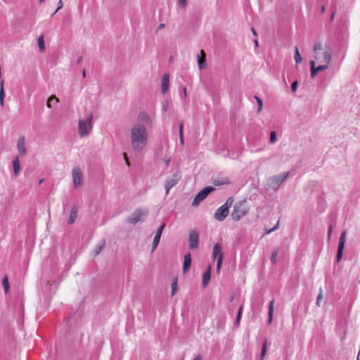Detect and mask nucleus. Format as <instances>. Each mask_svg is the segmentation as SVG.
Instances as JSON below:
<instances>
[{"mask_svg": "<svg viewBox=\"0 0 360 360\" xmlns=\"http://www.w3.org/2000/svg\"><path fill=\"white\" fill-rule=\"evenodd\" d=\"M131 144L135 150L140 151L147 143L148 133L145 126L140 124L131 128Z\"/></svg>", "mask_w": 360, "mask_h": 360, "instance_id": "f257e3e1", "label": "nucleus"}, {"mask_svg": "<svg viewBox=\"0 0 360 360\" xmlns=\"http://www.w3.org/2000/svg\"><path fill=\"white\" fill-rule=\"evenodd\" d=\"M249 212L246 200L237 202L233 206V210L231 214V219L234 221H240Z\"/></svg>", "mask_w": 360, "mask_h": 360, "instance_id": "f03ea898", "label": "nucleus"}, {"mask_svg": "<svg viewBox=\"0 0 360 360\" xmlns=\"http://www.w3.org/2000/svg\"><path fill=\"white\" fill-rule=\"evenodd\" d=\"M93 128V115H88L86 120L80 119L78 122V131L81 137L88 136Z\"/></svg>", "mask_w": 360, "mask_h": 360, "instance_id": "7ed1b4c3", "label": "nucleus"}, {"mask_svg": "<svg viewBox=\"0 0 360 360\" xmlns=\"http://www.w3.org/2000/svg\"><path fill=\"white\" fill-rule=\"evenodd\" d=\"M289 174V172H285L269 178L268 181L269 187L274 191H277L281 185L288 178Z\"/></svg>", "mask_w": 360, "mask_h": 360, "instance_id": "20e7f679", "label": "nucleus"}, {"mask_svg": "<svg viewBox=\"0 0 360 360\" xmlns=\"http://www.w3.org/2000/svg\"><path fill=\"white\" fill-rule=\"evenodd\" d=\"M215 191V188L211 186H205L200 190L195 196L191 205L193 207H197L198 205L204 200L209 194Z\"/></svg>", "mask_w": 360, "mask_h": 360, "instance_id": "39448f33", "label": "nucleus"}, {"mask_svg": "<svg viewBox=\"0 0 360 360\" xmlns=\"http://www.w3.org/2000/svg\"><path fill=\"white\" fill-rule=\"evenodd\" d=\"M148 214L147 211H143L141 208H137L131 215L127 217L126 221L130 224H136L140 221L143 222V220H141V217L142 216L146 217Z\"/></svg>", "mask_w": 360, "mask_h": 360, "instance_id": "423d86ee", "label": "nucleus"}, {"mask_svg": "<svg viewBox=\"0 0 360 360\" xmlns=\"http://www.w3.org/2000/svg\"><path fill=\"white\" fill-rule=\"evenodd\" d=\"M181 178V172L179 170L176 171L171 177L167 178L165 184V189L167 195L169 193L170 189L177 184Z\"/></svg>", "mask_w": 360, "mask_h": 360, "instance_id": "0eeeda50", "label": "nucleus"}, {"mask_svg": "<svg viewBox=\"0 0 360 360\" xmlns=\"http://www.w3.org/2000/svg\"><path fill=\"white\" fill-rule=\"evenodd\" d=\"M200 243V236L198 231L195 229H192L188 233V248L191 250H195L198 248Z\"/></svg>", "mask_w": 360, "mask_h": 360, "instance_id": "6e6552de", "label": "nucleus"}, {"mask_svg": "<svg viewBox=\"0 0 360 360\" xmlns=\"http://www.w3.org/2000/svg\"><path fill=\"white\" fill-rule=\"evenodd\" d=\"M346 235H347V231L344 230L342 231L340 238H339V243L338 245V251H337V255H336V262L339 263L343 257V252L345 249V245L346 243Z\"/></svg>", "mask_w": 360, "mask_h": 360, "instance_id": "1a4fd4ad", "label": "nucleus"}, {"mask_svg": "<svg viewBox=\"0 0 360 360\" xmlns=\"http://www.w3.org/2000/svg\"><path fill=\"white\" fill-rule=\"evenodd\" d=\"M336 333L340 336L341 342H342L347 335V321L345 318L338 320L335 326Z\"/></svg>", "mask_w": 360, "mask_h": 360, "instance_id": "9d476101", "label": "nucleus"}, {"mask_svg": "<svg viewBox=\"0 0 360 360\" xmlns=\"http://www.w3.org/2000/svg\"><path fill=\"white\" fill-rule=\"evenodd\" d=\"M229 213V210L226 205L220 206L214 212V217L218 221H224Z\"/></svg>", "mask_w": 360, "mask_h": 360, "instance_id": "9b49d317", "label": "nucleus"}, {"mask_svg": "<svg viewBox=\"0 0 360 360\" xmlns=\"http://www.w3.org/2000/svg\"><path fill=\"white\" fill-rule=\"evenodd\" d=\"M165 224L162 223L158 228L152 243V252H154L157 247L158 246L160 241L161 236L162 234L164 229L165 228Z\"/></svg>", "mask_w": 360, "mask_h": 360, "instance_id": "f8f14e48", "label": "nucleus"}, {"mask_svg": "<svg viewBox=\"0 0 360 360\" xmlns=\"http://www.w3.org/2000/svg\"><path fill=\"white\" fill-rule=\"evenodd\" d=\"M221 257V259H224V255L222 251V247L220 243H216L212 249V259L213 260H217Z\"/></svg>", "mask_w": 360, "mask_h": 360, "instance_id": "ddd939ff", "label": "nucleus"}, {"mask_svg": "<svg viewBox=\"0 0 360 360\" xmlns=\"http://www.w3.org/2000/svg\"><path fill=\"white\" fill-rule=\"evenodd\" d=\"M211 274H212V266L210 264L207 266L205 271L202 274V285L203 288H206L208 285L209 283L210 282Z\"/></svg>", "mask_w": 360, "mask_h": 360, "instance_id": "4468645a", "label": "nucleus"}, {"mask_svg": "<svg viewBox=\"0 0 360 360\" xmlns=\"http://www.w3.org/2000/svg\"><path fill=\"white\" fill-rule=\"evenodd\" d=\"M191 263H192L191 254L190 252H188L184 255V262H183V267H182L184 274L187 273L190 270Z\"/></svg>", "mask_w": 360, "mask_h": 360, "instance_id": "2eb2a0df", "label": "nucleus"}, {"mask_svg": "<svg viewBox=\"0 0 360 360\" xmlns=\"http://www.w3.org/2000/svg\"><path fill=\"white\" fill-rule=\"evenodd\" d=\"M169 88V75L165 73L161 80V93L162 94H166Z\"/></svg>", "mask_w": 360, "mask_h": 360, "instance_id": "dca6fc26", "label": "nucleus"}, {"mask_svg": "<svg viewBox=\"0 0 360 360\" xmlns=\"http://www.w3.org/2000/svg\"><path fill=\"white\" fill-rule=\"evenodd\" d=\"M73 183L75 186L82 184V173L79 169H74L72 173Z\"/></svg>", "mask_w": 360, "mask_h": 360, "instance_id": "f3484780", "label": "nucleus"}, {"mask_svg": "<svg viewBox=\"0 0 360 360\" xmlns=\"http://www.w3.org/2000/svg\"><path fill=\"white\" fill-rule=\"evenodd\" d=\"M205 58L206 55L205 51L201 50L200 54L198 55V65L200 70L205 69L207 66Z\"/></svg>", "mask_w": 360, "mask_h": 360, "instance_id": "a211bd4d", "label": "nucleus"}, {"mask_svg": "<svg viewBox=\"0 0 360 360\" xmlns=\"http://www.w3.org/2000/svg\"><path fill=\"white\" fill-rule=\"evenodd\" d=\"M274 299H272L268 306V321L267 323L269 325H271L274 319Z\"/></svg>", "mask_w": 360, "mask_h": 360, "instance_id": "6ab92c4d", "label": "nucleus"}, {"mask_svg": "<svg viewBox=\"0 0 360 360\" xmlns=\"http://www.w3.org/2000/svg\"><path fill=\"white\" fill-rule=\"evenodd\" d=\"M78 207L76 205H74L70 210V217L68 219V224H72L77 217Z\"/></svg>", "mask_w": 360, "mask_h": 360, "instance_id": "aec40b11", "label": "nucleus"}, {"mask_svg": "<svg viewBox=\"0 0 360 360\" xmlns=\"http://www.w3.org/2000/svg\"><path fill=\"white\" fill-rule=\"evenodd\" d=\"M13 173L15 176H17L21 170L20 162L18 156H16L13 158Z\"/></svg>", "mask_w": 360, "mask_h": 360, "instance_id": "412c9836", "label": "nucleus"}, {"mask_svg": "<svg viewBox=\"0 0 360 360\" xmlns=\"http://www.w3.org/2000/svg\"><path fill=\"white\" fill-rule=\"evenodd\" d=\"M212 184L215 186H223V185H229L231 184V182L229 181V177L224 176L221 179L217 178V179H213Z\"/></svg>", "mask_w": 360, "mask_h": 360, "instance_id": "4be33fe9", "label": "nucleus"}, {"mask_svg": "<svg viewBox=\"0 0 360 360\" xmlns=\"http://www.w3.org/2000/svg\"><path fill=\"white\" fill-rule=\"evenodd\" d=\"M138 120L146 123V124H150L152 120L148 114L146 112H141L138 115Z\"/></svg>", "mask_w": 360, "mask_h": 360, "instance_id": "5701e85b", "label": "nucleus"}, {"mask_svg": "<svg viewBox=\"0 0 360 360\" xmlns=\"http://www.w3.org/2000/svg\"><path fill=\"white\" fill-rule=\"evenodd\" d=\"M328 68V65L327 64H324V65H319L318 66H316L314 68H313V70H311V78H314L319 72L321 71H324L326 70V69Z\"/></svg>", "mask_w": 360, "mask_h": 360, "instance_id": "b1692460", "label": "nucleus"}, {"mask_svg": "<svg viewBox=\"0 0 360 360\" xmlns=\"http://www.w3.org/2000/svg\"><path fill=\"white\" fill-rule=\"evenodd\" d=\"M17 147L20 155H24L26 153V148L25 147V137L22 136L19 138L17 143Z\"/></svg>", "mask_w": 360, "mask_h": 360, "instance_id": "393cba45", "label": "nucleus"}, {"mask_svg": "<svg viewBox=\"0 0 360 360\" xmlns=\"http://www.w3.org/2000/svg\"><path fill=\"white\" fill-rule=\"evenodd\" d=\"M179 142L181 146L184 145V122L181 120L179 124Z\"/></svg>", "mask_w": 360, "mask_h": 360, "instance_id": "a878e982", "label": "nucleus"}, {"mask_svg": "<svg viewBox=\"0 0 360 360\" xmlns=\"http://www.w3.org/2000/svg\"><path fill=\"white\" fill-rule=\"evenodd\" d=\"M37 44L39 47V50L40 52H43L46 49L45 42H44V37L43 34H41L37 39Z\"/></svg>", "mask_w": 360, "mask_h": 360, "instance_id": "bb28decb", "label": "nucleus"}, {"mask_svg": "<svg viewBox=\"0 0 360 360\" xmlns=\"http://www.w3.org/2000/svg\"><path fill=\"white\" fill-rule=\"evenodd\" d=\"M243 307L240 306L238 310L237 315L236 317V320L234 322V326L238 327L241 321L242 314H243Z\"/></svg>", "mask_w": 360, "mask_h": 360, "instance_id": "cd10ccee", "label": "nucleus"}, {"mask_svg": "<svg viewBox=\"0 0 360 360\" xmlns=\"http://www.w3.org/2000/svg\"><path fill=\"white\" fill-rule=\"evenodd\" d=\"M2 285L4 287V292L7 294L10 290V284L8 281V277L7 275H5L2 278Z\"/></svg>", "mask_w": 360, "mask_h": 360, "instance_id": "c85d7f7f", "label": "nucleus"}, {"mask_svg": "<svg viewBox=\"0 0 360 360\" xmlns=\"http://www.w3.org/2000/svg\"><path fill=\"white\" fill-rule=\"evenodd\" d=\"M4 81L1 80L0 82V105L1 107H4V100L5 98V91L4 89Z\"/></svg>", "mask_w": 360, "mask_h": 360, "instance_id": "c756f323", "label": "nucleus"}, {"mask_svg": "<svg viewBox=\"0 0 360 360\" xmlns=\"http://www.w3.org/2000/svg\"><path fill=\"white\" fill-rule=\"evenodd\" d=\"M178 290V278L176 277L172 280L171 296H174Z\"/></svg>", "mask_w": 360, "mask_h": 360, "instance_id": "7c9ffc66", "label": "nucleus"}, {"mask_svg": "<svg viewBox=\"0 0 360 360\" xmlns=\"http://www.w3.org/2000/svg\"><path fill=\"white\" fill-rule=\"evenodd\" d=\"M323 60L326 62V64L328 65L331 60V51L330 46H328V51H326L323 53Z\"/></svg>", "mask_w": 360, "mask_h": 360, "instance_id": "2f4dec72", "label": "nucleus"}, {"mask_svg": "<svg viewBox=\"0 0 360 360\" xmlns=\"http://www.w3.org/2000/svg\"><path fill=\"white\" fill-rule=\"evenodd\" d=\"M266 351H267V340L265 339L262 344L259 360H262L264 358V356L266 354Z\"/></svg>", "mask_w": 360, "mask_h": 360, "instance_id": "473e14b6", "label": "nucleus"}, {"mask_svg": "<svg viewBox=\"0 0 360 360\" xmlns=\"http://www.w3.org/2000/svg\"><path fill=\"white\" fill-rule=\"evenodd\" d=\"M105 245V240H103V242L100 244H98L94 250V255L95 256L98 255L100 254V252H101V250L103 249L104 246Z\"/></svg>", "mask_w": 360, "mask_h": 360, "instance_id": "72a5a7b5", "label": "nucleus"}, {"mask_svg": "<svg viewBox=\"0 0 360 360\" xmlns=\"http://www.w3.org/2000/svg\"><path fill=\"white\" fill-rule=\"evenodd\" d=\"M294 59L295 60L296 65L300 64L302 60V58L297 47H295Z\"/></svg>", "mask_w": 360, "mask_h": 360, "instance_id": "f704fd0d", "label": "nucleus"}, {"mask_svg": "<svg viewBox=\"0 0 360 360\" xmlns=\"http://www.w3.org/2000/svg\"><path fill=\"white\" fill-rule=\"evenodd\" d=\"M278 254V249H276L273 251V252L271 255V257H270L271 264H273V265L276 264V263H277L276 258H277Z\"/></svg>", "mask_w": 360, "mask_h": 360, "instance_id": "c9c22d12", "label": "nucleus"}, {"mask_svg": "<svg viewBox=\"0 0 360 360\" xmlns=\"http://www.w3.org/2000/svg\"><path fill=\"white\" fill-rule=\"evenodd\" d=\"M254 98H255L256 101H257V112H260L262 109V107H263V101H262V99L257 96V95H255L254 96Z\"/></svg>", "mask_w": 360, "mask_h": 360, "instance_id": "e433bc0d", "label": "nucleus"}, {"mask_svg": "<svg viewBox=\"0 0 360 360\" xmlns=\"http://www.w3.org/2000/svg\"><path fill=\"white\" fill-rule=\"evenodd\" d=\"M277 140V134L276 131H271L270 132L269 143H274Z\"/></svg>", "mask_w": 360, "mask_h": 360, "instance_id": "4c0bfd02", "label": "nucleus"}, {"mask_svg": "<svg viewBox=\"0 0 360 360\" xmlns=\"http://www.w3.org/2000/svg\"><path fill=\"white\" fill-rule=\"evenodd\" d=\"M223 261H224V259H221V257L220 258H219V259L217 260L216 271H217V274H218L221 271Z\"/></svg>", "mask_w": 360, "mask_h": 360, "instance_id": "58836bf2", "label": "nucleus"}, {"mask_svg": "<svg viewBox=\"0 0 360 360\" xmlns=\"http://www.w3.org/2000/svg\"><path fill=\"white\" fill-rule=\"evenodd\" d=\"M322 298H323V290H322V288H320L319 293L316 297V305L317 307H320V303H321Z\"/></svg>", "mask_w": 360, "mask_h": 360, "instance_id": "ea45409f", "label": "nucleus"}, {"mask_svg": "<svg viewBox=\"0 0 360 360\" xmlns=\"http://www.w3.org/2000/svg\"><path fill=\"white\" fill-rule=\"evenodd\" d=\"M53 100H55L56 103L59 102L58 98L55 95H52L47 100L46 105L48 108H51V101Z\"/></svg>", "mask_w": 360, "mask_h": 360, "instance_id": "a19ab883", "label": "nucleus"}, {"mask_svg": "<svg viewBox=\"0 0 360 360\" xmlns=\"http://www.w3.org/2000/svg\"><path fill=\"white\" fill-rule=\"evenodd\" d=\"M278 227H279V221H278L277 224L273 228H271L270 229H265V233L269 234V233H272L273 231H276V229H278Z\"/></svg>", "mask_w": 360, "mask_h": 360, "instance_id": "79ce46f5", "label": "nucleus"}, {"mask_svg": "<svg viewBox=\"0 0 360 360\" xmlns=\"http://www.w3.org/2000/svg\"><path fill=\"white\" fill-rule=\"evenodd\" d=\"M233 202V198L229 197L223 205H226V208H228L229 210L231 206L232 205Z\"/></svg>", "mask_w": 360, "mask_h": 360, "instance_id": "37998d69", "label": "nucleus"}, {"mask_svg": "<svg viewBox=\"0 0 360 360\" xmlns=\"http://www.w3.org/2000/svg\"><path fill=\"white\" fill-rule=\"evenodd\" d=\"M298 86V81L295 80L291 84V91L295 93L296 92Z\"/></svg>", "mask_w": 360, "mask_h": 360, "instance_id": "c03bdc74", "label": "nucleus"}, {"mask_svg": "<svg viewBox=\"0 0 360 360\" xmlns=\"http://www.w3.org/2000/svg\"><path fill=\"white\" fill-rule=\"evenodd\" d=\"M322 44L321 42H316L314 46V51H318L322 50Z\"/></svg>", "mask_w": 360, "mask_h": 360, "instance_id": "a18cd8bd", "label": "nucleus"}, {"mask_svg": "<svg viewBox=\"0 0 360 360\" xmlns=\"http://www.w3.org/2000/svg\"><path fill=\"white\" fill-rule=\"evenodd\" d=\"M178 4L180 8H184L187 6V0H178Z\"/></svg>", "mask_w": 360, "mask_h": 360, "instance_id": "49530a36", "label": "nucleus"}, {"mask_svg": "<svg viewBox=\"0 0 360 360\" xmlns=\"http://www.w3.org/2000/svg\"><path fill=\"white\" fill-rule=\"evenodd\" d=\"M63 1L62 0H59L58 2L57 8H56L55 12L52 14V16L53 15H55L60 9H61L63 8Z\"/></svg>", "mask_w": 360, "mask_h": 360, "instance_id": "de8ad7c7", "label": "nucleus"}, {"mask_svg": "<svg viewBox=\"0 0 360 360\" xmlns=\"http://www.w3.org/2000/svg\"><path fill=\"white\" fill-rule=\"evenodd\" d=\"M168 108H169L168 101H164L162 103V111L163 112L167 111Z\"/></svg>", "mask_w": 360, "mask_h": 360, "instance_id": "09e8293b", "label": "nucleus"}, {"mask_svg": "<svg viewBox=\"0 0 360 360\" xmlns=\"http://www.w3.org/2000/svg\"><path fill=\"white\" fill-rule=\"evenodd\" d=\"M332 231H333V225H332V224H330V225L328 226V240H330V236H331Z\"/></svg>", "mask_w": 360, "mask_h": 360, "instance_id": "8fccbe9b", "label": "nucleus"}, {"mask_svg": "<svg viewBox=\"0 0 360 360\" xmlns=\"http://www.w3.org/2000/svg\"><path fill=\"white\" fill-rule=\"evenodd\" d=\"M309 65H310L311 70H313V68H314L316 67L315 61L314 60H310Z\"/></svg>", "mask_w": 360, "mask_h": 360, "instance_id": "3c124183", "label": "nucleus"}, {"mask_svg": "<svg viewBox=\"0 0 360 360\" xmlns=\"http://www.w3.org/2000/svg\"><path fill=\"white\" fill-rule=\"evenodd\" d=\"M182 91H183L184 97L186 98L187 96V89H186V86L183 87Z\"/></svg>", "mask_w": 360, "mask_h": 360, "instance_id": "603ef678", "label": "nucleus"}, {"mask_svg": "<svg viewBox=\"0 0 360 360\" xmlns=\"http://www.w3.org/2000/svg\"><path fill=\"white\" fill-rule=\"evenodd\" d=\"M193 360H202V356H201V355L198 354V355L195 356L193 359Z\"/></svg>", "mask_w": 360, "mask_h": 360, "instance_id": "864d4df0", "label": "nucleus"}, {"mask_svg": "<svg viewBox=\"0 0 360 360\" xmlns=\"http://www.w3.org/2000/svg\"><path fill=\"white\" fill-rule=\"evenodd\" d=\"M124 155V160H125V162L127 165H129V161L127 160V155L125 153H123Z\"/></svg>", "mask_w": 360, "mask_h": 360, "instance_id": "5fc2aeb1", "label": "nucleus"}, {"mask_svg": "<svg viewBox=\"0 0 360 360\" xmlns=\"http://www.w3.org/2000/svg\"><path fill=\"white\" fill-rule=\"evenodd\" d=\"M82 59H83L82 56H79V57L77 58V61H76V63H77V65H78V64H79V63L82 61Z\"/></svg>", "mask_w": 360, "mask_h": 360, "instance_id": "6e6d98bb", "label": "nucleus"}, {"mask_svg": "<svg viewBox=\"0 0 360 360\" xmlns=\"http://www.w3.org/2000/svg\"><path fill=\"white\" fill-rule=\"evenodd\" d=\"M165 27V25L164 23H161L159 25V26L158 27V30H161V29L164 28Z\"/></svg>", "mask_w": 360, "mask_h": 360, "instance_id": "4d7b16f0", "label": "nucleus"}, {"mask_svg": "<svg viewBox=\"0 0 360 360\" xmlns=\"http://www.w3.org/2000/svg\"><path fill=\"white\" fill-rule=\"evenodd\" d=\"M251 30H252V34H253L254 36L257 37V34L256 30H255L253 27H252V28H251Z\"/></svg>", "mask_w": 360, "mask_h": 360, "instance_id": "13d9d810", "label": "nucleus"}, {"mask_svg": "<svg viewBox=\"0 0 360 360\" xmlns=\"http://www.w3.org/2000/svg\"><path fill=\"white\" fill-rule=\"evenodd\" d=\"M253 41H254L255 47H257L259 46L258 40L257 39H254Z\"/></svg>", "mask_w": 360, "mask_h": 360, "instance_id": "bf43d9fd", "label": "nucleus"}, {"mask_svg": "<svg viewBox=\"0 0 360 360\" xmlns=\"http://www.w3.org/2000/svg\"><path fill=\"white\" fill-rule=\"evenodd\" d=\"M82 77H83L84 78H85V77H86V71H85V70H84V69L82 70Z\"/></svg>", "mask_w": 360, "mask_h": 360, "instance_id": "052dcab7", "label": "nucleus"}, {"mask_svg": "<svg viewBox=\"0 0 360 360\" xmlns=\"http://www.w3.org/2000/svg\"><path fill=\"white\" fill-rule=\"evenodd\" d=\"M321 13H323L325 12V6H324V5H323V6H321Z\"/></svg>", "mask_w": 360, "mask_h": 360, "instance_id": "680f3d73", "label": "nucleus"}, {"mask_svg": "<svg viewBox=\"0 0 360 360\" xmlns=\"http://www.w3.org/2000/svg\"><path fill=\"white\" fill-rule=\"evenodd\" d=\"M169 162H170V160H169V159H168V160L165 162L166 165H167V166H168V165H169Z\"/></svg>", "mask_w": 360, "mask_h": 360, "instance_id": "e2e57ef3", "label": "nucleus"}, {"mask_svg": "<svg viewBox=\"0 0 360 360\" xmlns=\"http://www.w3.org/2000/svg\"><path fill=\"white\" fill-rule=\"evenodd\" d=\"M233 298H234V295H232V296L230 297V302H232V301H233Z\"/></svg>", "mask_w": 360, "mask_h": 360, "instance_id": "0e129e2a", "label": "nucleus"}, {"mask_svg": "<svg viewBox=\"0 0 360 360\" xmlns=\"http://www.w3.org/2000/svg\"><path fill=\"white\" fill-rule=\"evenodd\" d=\"M44 1H45V0H39V4H41V3H43Z\"/></svg>", "mask_w": 360, "mask_h": 360, "instance_id": "69168bd1", "label": "nucleus"}, {"mask_svg": "<svg viewBox=\"0 0 360 360\" xmlns=\"http://www.w3.org/2000/svg\"><path fill=\"white\" fill-rule=\"evenodd\" d=\"M43 180H44V179H42L39 180V184H41V183H42V181H43Z\"/></svg>", "mask_w": 360, "mask_h": 360, "instance_id": "338daca9", "label": "nucleus"}, {"mask_svg": "<svg viewBox=\"0 0 360 360\" xmlns=\"http://www.w3.org/2000/svg\"><path fill=\"white\" fill-rule=\"evenodd\" d=\"M356 360H359V354H358V356H357V359H356Z\"/></svg>", "mask_w": 360, "mask_h": 360, "instance_id": "774afa93", "label": "nucleus"}]
</instances>
